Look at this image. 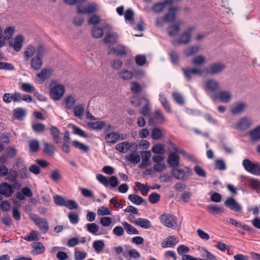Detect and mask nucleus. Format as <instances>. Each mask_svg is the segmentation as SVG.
Masks as SVG:
<instances>
[{"label": "nucleus", "instance_id": "48", "mask_svg": "<svg viewBox=\"0 0 260 260\" xmlns=\"http://www.w3.org/2000/svg\"><path fill=\"white\" fill-rule=\"evenodd\" d=\"M215 170L224 171L226 169V166L224 161L221 159H218L215 161Z\"/></svg>", "mask_w": 260, "mask_h": 260}, {"label": "nucleus", "instance_id": "28", "mask_svg": "<svg viewBox=\"0 0 260 260\" xmlns=\"http://www.w3.org/2000/svg\"><path fill=\"white\" fill-rule=\"evenodd\" d=\"M132 147V145L128 142H123L117 144L115 146L116 150L120 153H126Z\"/></svg>", "mask_w": 260, "mask_h": 260}, {"label": "nucleus", "instance_id": "57", "mask_svg": "<svg viewBox=\"0 0 260 260\" xmlns=\"http://www.w3.org/2000/svg\"><path fill=\"white\" fill-rule=\"evenodd\" d=\"M53 199L55 203L60 206H64L66 205L67 201L66 199L59 195H55L53 197Z\"/></svg>", "mask_w": 260, "mask_h": 260}, {"label": "nucleus", "instance_id": "36", "mask_svg": "<svg viewBox=\"0 0 260 260\" xmlns=\"http://www.w3.org/2000/svg\"><path fill=\"white\" fill-rule=\"evenodd\" d=\"M23 42V38L22 35L16 36L14 41L13 48L16 52L19 51L22 47Z\"/></svg>", "mask_w": 260, "mask_h": 260}, {"label": "nucleus", "instance_id": "63", "mask_svg": "<svg viewBox=\"0 0 260 260\" xmlns=\"http://www.w3.org/2000/svg\"><path fill=\"white\" fill-rule=\"evenodd\" d=\"M114 51L117 56L124 55L127 53L125 47L121 45H119L115 48Z\"/></svg>", "mask_w": 260, "mask_h": 260}, {"label": "nucleus", "instance_id": "30", "mask_svg": "<svg viewBox=\"0 0 260 260\" xmlns=\"http://www.w3.org/2000/svg\"><path fill=\"white\" fill-rule=\"evenodd\" d=\"M118 36L116 33L106 34L103 39V41L106 44H114L116 42Z\"/></svg>", "mask_w": 260, "mask_h": 260}, {"label": "nucleus", "instance_id": "29", "mask_svg": "<svg viewBox=\"0 0 260 260\" xmlns=\"http://www.w3.org/2000/svg\"><path fill=\"white\" fill-rule=\"evenodd\" d=\"M51 71L49 69H43L41 72L37 74L39 79V83H43L44 81L51 76Z\"/></svg>", "mask_w": 260, "mask_h": 260}, {"label": "nucleus", "instance_id": "6", "mask_svg": "<svg viewBox=\"0 0 260 260\" xmlns=\"http://www.w3.org/2000/svg\"><path fill=\"white\" fill-rule=\"evenodd\" d=\"M65 88L62 85H57L50 89V95L51 99L54 101L59 100L63 95Z\"/></svg>", "mask_w": 260, "mask_h": 260}, {"label": "nucleus", "instance_id": "5", "mask_svg": "<svg viewBox=\"0 0 260 260\" xmlns=\"http://www.w3.org/2000/svg\"><path fill=\"white\" fill-rule=\"evenodd\" d=\"M210 97L213 101L219 100L222 103H227L231 100L232 95L229 91L221 90L217 94H211Z\"/></svg>", "mask_w": 260, "mask_h": 260}, {"label": "nucleus", "instance_id": "19", "mask_svg": "<svg viewBox=\"0 0 260 260\" xmlns=\"http://www.w3.org/2000/svg\"><path fill=\"white\" fill-rule=\"evenodd\" d=\"M207 210L213 215H217L222 214L225 210L222 206H219L216 204H210L207 207Z\"/></svg>", "mask_w": 260, "mask_h": 260}, {"label": "nucleus", "instance_id": "49", "mask_svg": "<svg viewBox=\"0 0 260 260\" xmlns=\"http://www.w3.org/2000/svg\"><path fill=\"white\" fill-rule=\"evenodd\" d=\"M15 31V28L13 26H10L7 27L4 30V37L7 40L10 39L13 36Z\"/></svg>", "mask_w": 260, "mask_h": 260}, {"label": "nucleus", "instance_id": "62", "mask_svg": "<svg viewBox=\"0 0 260 260\" xmlns=\"http://www.w3.org/2000/svg\"><path fill=\"white\" fill-rule=\"evenodd\" d=\"M87 256V253L86 252H83L79 250H75L74 252L75 260H83Z\"/></svg>", "mask_w": 260, "mask_h": 260}, {"label": "nucleus", "instance_id": "50", "mask_svg": "<svg viewBox=\"0 0 260 260\" xmlns=\"http://www.w3.org/2000/svg\"><path fill=\"white\" fill-rule=\"evenodd\" d=\"M72 128L73 132V133L75 135H77L78 136H79L83 138H87V135L86 133L82 129H81L80 127L76 126L74 124L71 125Z\"/></svg>", "mask_w": 260, "mask_h": 260}, {"label": "nucleus", "instance_id": "21", "mask_svg": "<svg viewBox=\"0 0 260 260\" xmlns=\"http://www.w3.org/2000/svg\"><path fill=\"white\" fill-rule=\"evenodd\" d=\"M50 134L52 136L53 141L55 143H59L61 134L60 131L55 126L51 125L49 128Z\"/></svg>", "mask_w": 260, "mask_h": 260}, {"label": "nucleus", "instance_id": "23", "mask_svg": "<svg viewBox=\"0 0 260 260\" xmlns=\"http://www.w3.org/2000/svg\"><path fill=\"white\" fill-rule=\"evenodd\" d=\"M177 7H172L169 9V12L165 15L164 21L168 22H173L175 20L176 14L177 11Z\"/></svg>", "mask_w": 260, "mask_h": 260}, {"label": "nucleus", "instance_id": "32", "mask_svg": "<svg viewBox=\"0 0 260 260\" xmlns=\"http://www.w3.org/2000/svg\"><path fill=\"white\" fill-rule=\"evenodd\" d=\"M75 117L81 119L84 113V106L83 104L76 105L73 109Z\"/></svg>", "mask_w": 260, "mask_h": 260}, {"label": "nucleus", "instance_id": "7", "mask_svg": "<svg viewBox=\"0 0 260 260\" xmlns=\"http://www.w3.org/2000/svg\"><path fill=\"white\" fill-rule=\"evenodd\" d=\"M78 14H90L96 12L97 10V6L94 3L88 4L85 7H82L80 5L77 6Z\"/></svg>", "mask_w": 260, "mask_h": 260}, {"label": "nucleus", "instance_id": "4", "mask_svg": "<svg viewBox=\"0 0 260 260\" xmlns=\"http://www.w3.org/2000/svg\"><path fill=\"white\" fill-rule=\"evenodd\" d=\"M15 184H11L6 182L0 183V195L6 198L12 197L14 192Z\"/></svg>", "mask_w": 260, "mask_h": 260}, {"label": "nucleus", "instance_id": "44", "mask_svg": "<svg viewBox=\"0 0 260 260\" xmlns=\"http://www.w3.org/2000/svg\"><path fill=\"white\" fill-rule=\"evenodd\" d=\"M105 244L102 240H95L93 242L92 247L96 253L101 252L105 247Z\"/></svg>", "mask_w": 260, "mask_h": 260}, {"label": "nucleus", "instance_id": "59", "mask_svg": "<svg viewBox=\"0 0 260 260\" xmlns=\"http://www.w3.org/2000/svg\"><path fill=\"white\" fill-rule=\"evenodd\" d=\"M199 49L198 46H191L184 50V53L186 56H190L196 54L199 51Z\"/></svg>", "mask_w": 260, "mask_h": 260}, {"label": "nucleus", "instance_id": "40", "mask_svg": "<svg viewBox=\"0 0 260 260\" xmlns=\"http://www.w3.org/2000/svg\"><path fill=\"white\" fill-rule=\"evenodd\" d=\"M126 159L132 164H136L140 161V157L137 152H134L126 156Z\"/></svg>", "mask_w": 260, "mask_h": 260}, {"label": "nucleus", "instance_id": "24", "mask_svg": "<svg viewBox=\"0 0 260 260\" xmlns=\"http://www.w3.org/2000/svg\"><path fill=\"white\" fill-rule=\"evenodd\" d=\"M36 225L40 230L44 234H46L49 230V224L46 218H41L38 219Z\"/></svg>", "mask_w": 260, "mask_h": 260}, {"label": "nucleus", "instance_id": "10", "mask_svg": "<svg viewBox=\"0 0 260 260\" xmlns=\"http://www.w3.org/2000/svg\"><path fill=\"white\" fill-rule=\"evenodd\" d=\"M225 68V66L222 63H214L210 64L206 70L207 74L214 75L222 72Z\"/></svg>", "mask_w": 260, "mask_h": 260}, {"label": "nucleus", "instance_id": "55", "mask_svg": "<svg viewBox=\"0 0 260 260\" xmlns=\"http://www.w3.org/2000/svg\"><path fill=\"white\" fill-rule=\"evenodd\" d=\"M21 89L26 92L32 93L35 91L34 86L28 83H23L21 85Z\"/></svg>", "mask_w": 260, "mask_h": 260}, {"label": "nucleus", "instance_id": "51", "mask_svg": "<svg viewBox=\"0 0 260 260\" xmlns=\"http://www.w3.org/2000/svg\"><path fill=\"white\" fill-rule=\"evenodd\" d=\"M72 145L75 148H78L83 152H86L89 150L88 146L78 141H73L72 142Z\"/></svg>", "mask_w": 260, "mask_h": 260}, {"label": "nucleus", "instance_id": "13", "mask_svg": "<svg viewBox=\"0 0 260 260\" xmlns=\"http://www.w3.org/2000/svg\"><path fill=\"white\" fill-rule=\"evenodd\" d=\"M191 36L188 32H183L180 36L179 39H176L172 41V44L174 46L180 45L181 44H186L188 43L191 40Z\"/></svg>", "mask_w": 260, "mask_h": 260}, {"label": "nucleus", "instance_id": "3", "mask_svg": "<svg viewBox=\"0 0 260 260\" xmlns=\"http://www.w3.org/2000/svg\"><path fill=\"white\" fill-rule=\"evenodd\" d=\"M242 165L247 172L255 175H260V164L253 162L248 159L243 160Z\"/></svg>", "mask_w": 260, "mask_h": 260}, {"label": "nucleus", "instance_id": "16", "mask_svg": "<svg viewBox=\"0 0 260 260\" xmlns=\"http://www.w3.org/2000/svg\"><path fill=\"white\" fill-rule=\"evenodd\" d=\"M179 242L178 238L174 236H170L164 239L161 243L162 248L173 247Z\"/></svg>", "mask_w": 260, "mask_h": 260}, {"label": "nucleus", "instance_id": "26", "mask_svg": "<svg viewBox=\"0 0 260 260\" xmlns=\"http://www.w3.org/2000/svg\"><path fill=\"white\" fill-rule=\"evenodd\" d=\"M43 64L42 58L35 56L30 60L31 68L34 70H38L40 69Z\"/></svg>", "mask_w": 260, "mask_h": 260}, {"label": "nucleus", "instance_id": "20", "mask_svg": "<svg viewBox=\"0 0 260 260\" xmlns=\"http://www.w3.org/2000/svg\"><path fill=\"white\" fill-rule=\"evenodd\" d=\"M26 115V111L25 109L18 107L14 109L13 111V118L16 120H22Z\"/></svg>", "mask_w": 260, "mask_h": 260}, {"label": "nucleus", "instance_id": "2", "mask_svg": "<svg viewBox=\"0 0 260 260\" xmlns=\"http://www.w3.org/2000/svg\"><path fill=\"white\" fill-rule=\"evenodd\" d=\"M159 219L161 223L168 228L173 229L178 228L177 218L173 215L164 213L161 215Z\"/></svg>", "mask_w": 260, "mask_h": 260}, {"label": "nucleus", "instance_id": "22", "mask_svg": "<svg viewBox=\"0 0 260 260\" xmlns=\"http://www.w3.org/2000/svg\"><path fill=\"white\" fill-rule=\"evenodd\" d=\"M252 124L251 120L245 117L242 118L237 124V127L241 130H245L248 128Z\"/></svg>", "mask_w": 260, "mask_h": 260}, {"label": "nucleus", "instance_id": "14", "mask_svg": "<svg viewBox=\"0 0 260 260\" xmlns=\"http://www.w3.org/2000/svg\"><path fill=\"white\" fill-rule=\"evenodd\" d=\"M77 100L72 94L67 95L63 101L64 108L68 110H72L75 107Z\"/></svg>", "mask_w": 260, "mask_h": 260}, {"label": "nucleus", "instance_id": "17", "mask_svg": "<svg viewBox=\"0 0 260 260\" xmlns=\"http://www.w3.org/2000/svg\"><path fill=\"white\" fill-rule=\"evenodd\" d=\"M182 70L184 77L189 81L191 80L192 78L191 76V74H198L200 75L202 74V71L201 70L194 68L192 69L189 68H182Z\"/></svg>", "mask_w": 260, "mask_h": 260}, {"label": "nucleus", "instance_id": "35", "mask_svg": "<svg viewBox=\"0 0 260 260\" xmlns=\"http://www.w3.org/2000/svg\"><path fill=\"white\" fill-rule=\"evenodd\" d=\"M29 150L30 152L38 151L40 148V143L38 140L32 139L28 141Z\"/></svg>", "mask_w": 260, "mask_h": 260}, {"label": "nucleus", "instance_id": "33", "mask_svg": "<svg viewBox=\"0 0 260 260\" xmlns=\"http://www.w3.org/2000/svg\"><path fill=\"white\" fill-rule=\"evenodd\" d=\"M122 225L126 232L129 235L139 234V232L134 226L126 221L122 222Z\"/></svg>", "mask_w": 260, "mask_h": 260}, {"label": "nucleus", "instance_id": "38", "mask_svg": "<svg viewBox=\"0 0 260 260\" xmlns=\"http://www.w3.org/2000/svg\"><path fill=\"white\" fill-rule=\"evenodd\" d=\"M142 162L141 166L147 167L149 165V160L151 157V153L149 151H143L141 153Z\"/></svg>", "mask_w": 260, "mask_h": 260}, {"label": "nucleus", "instance_id": "27", "mask_svg": "<svg viewBox=\"0 0 260 260\" xmlns=\"http://www.w3.org/2000/svg\"><path fill=\"white\" fill-rule=\"evenodd\" d=\"M171 175L177 180H184L186 178V173L182 169H173L171 172Z\"/></svg>", "mask_w": 260, "mask_h": 260}, {"label": "nucleus", "instance_id": "56", "mask_svg": "<svg viewBox=\"0 0 260 260\" xmlns=\"http://www.w3.org/2000/svg\"><path fill=\"white\" fill-rule=\"evenodd\" d=\"M136 185L141 190L143 196H146L150 190V188L147 185L142 184L140 182H137Z\"/></svg>", "mask_w": 260, "mask_h": 260}, {"label": "nucleus", "instance_id": "18", "mask_svg": "<svg viewBox=\"0 0 260 260\" xmlns=\"http://www.w3.org/2000/svg\"><path fill=\"white\" fill-rule=\"evenodd\" d=\"M246 107L247 105L245 103L238 102L235 104L231 108V112L234 115L238 114L243 112Z\"/></svg>", "mask_w": 260, "mask_h": 260}, {"label": "nucleus", "instance_id": "25", "mask_svg": "<svg viewBox=\"0 0 260 260\" xmlns=\"http://www.w3.org/2000/svg\"><path fill=\"white\" fill-rule=\"evenodd\" d=\"M133 223L145 229H148L151 226V222L147 218H139L135 220Z\"/></svg>", "mask_w": 260, "mask_h": 260}, {"label": "nucleus", "instance_id": "9", "mask_svg": "<svg viewBox=\"0 0 260 260\" xmlns=\"http://www.w3.org/2000/svg\"><path fill=\"white\" fill-rule=\"evenodd\" d=\"M104 134L105 142L108 144H115L120 139V134L118 132H111Z\"/></svg>", "mask_w": 260, "mask_h": 260}, {"label": "nucleus", "instance_id": "12", "mask_svg": "<svg viewBox=\"0 0 260 260\" xmlns=\"http://www.w3.org/2000/svg\"><path fill=\"white\" fill-rule=\"evenodd\" d=\"M167 162L173 169L177 168L180 165V157L175 152H172L169 155Z\"/></svg>", "mask_w": 260, "mask_h": 260}, {"label": "nucleus", "instance_id": "61", "mask_svg": "<svg viewBox=\"0 0 260 260\" xmlns=\"http://www.w3.org/2000/svg\"><path fill=\"white\" fill-rule=\"evenodd\" d=\"M32 129L36 133H42L45 130V125L41 123H36L32 126Z\"/></svg>", "mask_w": 260, "mask_h": 260}, {"label": "nucleus", "instance_id": "58", "mask_svg": "<svg viewBox=\"0 0 260 260\" xmlns=\"http://www.w3.org/2000/svg\"><path fill=\"white\" fill-rule=\"evenodd\" d=\"M172 95L174 100L177 104L180 105H183L184 104V99L180 93L174 92L172 93Z\"/></svg>", "mask_w": 260, "mask_h": 260}, {"label": "nucleus", "instance_id": "53", "mask_svg": "<svg viewBox=\"0 0 260 260\" xmlns=\"http://www.w3.org/2000/svg\"><path fill=\"white\" fill-rule=\"evenodd\" d=\"M119 76L124 80H130L133 77V74L131 71L122 70L119 72Z\"/></svg>", "mask_w": 260, "mask_h": 260}, {"label": "nucleus", "instance_id": "11", "mask_svg": "<svg viewBox=\"0 0 260 260\" xmlns=\"http://www.w3.org/2000/svg\"><path fill=\"white\" fill-rule=\"evenodd\" d=\"M224 205L231 210L235 212H240L242 209V206L232 197L229 198L225 201Z\"/></svg>", "mask_w": 260, "mask_h": 260}, {"label": "nucleus", "instance_id": "46", "mask_svg": "<svg viewBox=\"0 0 260 260\" xmlns=\"http://www.w3.org/2000/svg\"><path fill=\"white\" fill-rule=\"evenodd\" d=\"M35 51L36 49L32 45H28L24 52L25 60H28L29 58L32 56Z\"/></svg>", "mask_w": 260, "mask_h": 260}, {"label": "nucleus", "instance_id": "41", "mask_svg": "<svg viewBox=\"0 0 260 260\" xmlns=\"http://www.w3.org/2000/svg\"><path fill=\"white\" fill-rule=\"evenodd\" d=\"M18 172L14 170H9V174L6 177V179L12 183H16L18 177Z\"/></svg>", "mask_w": 260, "mask_h": 260}, {"label": "nucleus", "instance_id": "47", "mask_svg": "<svg viewBox=\"0 0 260 260\" xmlns=\"http://www.w3.org/2000/svg\"><path fill=\"white\" fill-rule=\"evenodd\" d=\"M180 30L179 25H172L167 28V31L170 36H175L177 35Z\"/></svg>", "mask_w": 260, "mask_h": 260}, {"label": "nucleus", "instance_id": "15", "mask_svg": "<svg viewBox=\"0 0 260 260\" xmlns=\"http://www.w3.org/2000/svg\"><path fill=\"white\" fill-rule=\"evenodd\" d=\"M173 0H166L164 2H158L154 4L152 10L156 13H159L163 11L166 5H172Z\"/></svg>", "mask_w": 260, "mask_h": 260}, {"label": "nucleus", "instance_id": "1", "mask_svg": "<svg viewBox=\"0 0 260 260\" xmlns=\"http://www.w3.org/2000/svg\"><path fill=\"white\" fill-rule=\"evenodd\" d=\"M142 101L145 102V105L141 109L140 113L143 116H147L149 115L150 109L148 100L144 97L134 96L131 103L135 107H138L141 106Z\"/></svg>", "mask_w": 260, "mask_h": 260}, {"label": "nucleus", "instance_id": "52", "mask_svg": "<svg viewBox=\"0 0 260 260\" xmlns=\"http://www.w3.org/2000/svg\"><path fill=\"white\" fill-rule=\"evenodd\" d=\"M142 89V88L138 82L133 81L131 83V90L134 94L138 93Z\"/></svg>", "mask_w": 260, "mask_h": 260}, {"label": "nucleus", "instance_id": "31", "mask_svg": "<svg viewBox=\"0 0 260 260\" xmlns=\"http://www.w3.org/2000/svg\"><path fill=\"white\" fill-rule=\"evenodd\" d=\"M85 228L89 233L93 235L96 236L100 235V234H98L99 226L95 223H87L85 225Z\"/></svg>", "mask_w": 260, "mask_h": 260}, {"label": "nucleus", "instance_id": "43", "mask_svg": "<svg viewBox=\"0 0 260 260\" xmlns=\"http://www.w3.org/2000/svg\"><path fill=\"white\" fill-rule=\"evenodd\" d=\"M151 137L153 140H158L164 137V134L161 129L154 127L151 131Z\"/></svg>", "mask_w": 260, "mask_h": 260}, {"label": "nucleus", "instance_id": "42", "mask_svg": "<svg viewBox=\"0 0 260 260\" xmlns=\"http://www.w3.org/2000/svg\"><path fill=\"white\" fill-rule=\"evenodd\" d=\"M251 140L257 141L260 140V125L257 126L249 132Z\"/></svg>", "mask_w": 260, "mask_h": 260}, {"label": "nucleus", "instance_id": "37", "mask_svg": "<svg viewBox=\"0 0 260 260\" xmlns=\"http://www.w3.org/2000/svg\"><path fill=\"white\" fill-rule=\"evenodd\" d=\"M55 148L53 145L50 144L46 142L43 143V152L50 156L54 155Z\"/></svg>", "mask_w": 260, "mask_h": 260}, {"label": "nucleus", "instance_id": "45", "mask_svg": "<svg viewBox=\"0 0 260 260\" xmlns=\"http://www.w3.org/2000/svg\"><path fill=\"white\" fill-rule=\"evenodd\" d=\"M24 239L29 242L38 240L39 239V233L36 231H32L26 235L24 237Z\"/></svg>", "mask_w": 260, "mask_h": 260}, {"label": "nucleus", "instance_id": "60", "mask_svg": "<svg viewBox=\"0 0 260 260\" xmlns=\"http://www.w3.org/2000/svg\"><path fill=\"white\" fill-rule=\"evenodd\" d=\"M201 256L203 257H206L209 260H216V258L214 255L212 253L208 251L204 248H202L200 250Z\"/></svg>", "mask_w": 260, "mask_h": 260}, {"label": "nucleus", "instance_id": "8", "mask_svg": "<svg viewBox=\"0 0 260 260\" xmlns=\"http://www.w3.org/2000/svg\"><path fill=\"white\" fill-rule=\"evenodd\" d=\"M220 84L215 80L210 79L206 81L205 83L206 90L210 92L212 94H217L216 92L219 89Z\"/></svg>", "mask_w": 260, "mask_h": 260}, {"label": "nucleus", "instance_id": "64", "mask_svg": "<svg viewBox=\"0 0 260 260\" xmlns=\"http://www.w3.org/2000/svg\"><path fill=\"white\" fill-rule=\"evenodd\" d=\"M50 177L54 181H57L61 178V175L58 169L53 170L50 173Z\"/></svg>", "mask_w": 260, "mask_h": 260}, {"label": "nucleus", "instance_id": "34", "mask_svg": "<svg viewBox=\"0 0 260 260\" xmlns=\"http://www.w3.org/2000/svg\"><path fill=\"white\" fill-rule=\"evenodd\" d=\"M87 125L93 129H102L106 127V123L104 121H97L89 122Z\"/></svg>", "mask_w": 260, "mask_h": 260}, {"label": "nucleus", "instance_id": "39", "mask_svg": "<svg viewBox=\"0 0 260 260\" xmlns=\"http://www.w3.org/2000/svg\"><path fill=\"white\" fill-rule=\"evenodd\" d=\"M128 199L136 205H140L145 202V200L143 198L136 194H131L128 196Z\"/></svg>", "mask_w": 260, "mask_h": 260}, {"label": "nucleus", "instance_id": "54", "mask_svg": "<svg viewBox=\"0 0 260 260\" xmlns=\"http://www.w3.org/2000/svg\"><path fill=\"white\" fill-rule=\"evenodd\" d=\"M92 37L95 38H100L103 35V29L100 27L94 26L91 30Z\"/></svg>", "mask_w": 260, "mask_h": 260}]
</instances>
